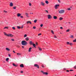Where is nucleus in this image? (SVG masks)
Segmentation results:
<instances>
[{"label": "nucleus", "mask_w": 76, "mask_h": 76, "mask_svg": "<svg viewBox=\"0 0 76 76\" xmlns=\"http://www.w3.org/2000/svg\"><path fill=\"white\" fill-rule=\"evenodd\" d=\"M7 37H13V35L12 34H8Z\"/></svg>", "instance_id": "20e7f679"}, {"label": "nucleus", "mask_w": 76, "mask_h": 76, "mask_svg": "<svg viewBox=\"0 0 76 76\" xmlns=\"http://www.w3.org/2000/svg\"><path fill=\"white\" fill-rule=\"evenodd\" d=\"M27 37V34H25L24 36V38H26Z\"/></svg>", "instance_id": "b1692460"}, {"label": "nucleus", "mask_w": 76, "mask_h": 76, "mask_svg": "<svg viewBox=\"0 0 76 76\" xmlns=\"http://www.w3.org/2000/svg\"><path fill=\"white\" fill-rule=\"evenodd\" d=\"M23 26H22L21 27H20V28H21V29H23Z\"/></svg>", "instance_id": "de8ad7c7"}, {"label": "nucleus", "mask_w": 76, "mask_h": 76, "mask_svg": "<svg viewBox=\"0 0 76 76\" xmlns=\"http://www.w3.org/2000/svg\"><path fill=\"white\" fill-rule=\"evenodd\" d=\"M4 29H9V27H5L4 28Z\"/></svg>", "instance_id": "4be33fe9"}, {"label": "nucleus", "mask_w": 76, "mask_h": 76, "mask_svg": "<svg viewBox=\"0 0 76 76\" xmlns=\"http://www.w3.org/2000/svg\"><path fill=\"white\" fill-rule=\"evenodd\" d=\"M73 42H76V39H75V40H73Z\"/></svg>", "instance_id": "2f4dec72"}, {"label": "nucleus", "mask_w": 76, "mask_h": 76, "mask_svg": "<svg viewBox=\"0 0 76 76\" xmlns=\"http://www.w3.org/2000/svg\"><path fill=\"white\" fill-rule=\"evenodd\" d=\"M6 50L7 51H10V49L8 48H6Z\"/></svg>", "instance_id": "6ab92c4d"}, {"label": "nucleus", "mask_w": 76, "mask_h": 76, "mask_svg": "<svg viewBox=\"0 0 76 76\" xmlns=\"http://www.w3.org/2000/svg\"><path fill=\"white\" fill-rule=\"evenodd\" d=\"M17 54L18 56H20L21 55V53H17Z\"/></svg>", "instance_id": "bb28decb"}, {"label": "nucleus", "mask_w": 76, "mask_h": 76, "mask_svg": "<svg viewBox=\"0 0 76 76\" xmlns=\"http://www.w3.org/2000/svg\"><path fill=\"white\" fill-rule=\"evenodd\" d=\"M41 35V34L40 33V34H38V35L39 36V35Z\"/></svg>", "instance_id": "5fc2aeb1"}, {"label": "nucleus", "mask_w": 76, "mask_h": 76, "mask_svg": "<svg viewBox=\"0 0 76 76\" xmlns=\"http://www.w3.org/2000/svg\"><path fill=\"white\" fill-rule=\"evenodd\" d=\"M29 44L30 45H32L33 44H34V43L32 42V41H30L29 42Z\"/></svg>", "instance_id": "9b49d317"}, {"label": "nucleus", "mask_w": 76, "mask_h": 76, "mask_svg": "<svg viewBox=\"0 0 76 76\" xmlns=\"http://www.w3.org/2000/svg\"><path fill=\"white\" fill-rule=\"evenodd\" d=\"M36 45H38V43L36 42Z\"/></svg>", "instance_id": "bf43d9fd"}, {"label": "nucleus", "mask_w": 76, "mask_h": 76, "mask_svg": "<svg viewBox=\"0 0 76 76\" xmlns=\"http://www.w3.org/2000/svg\"><path fill=\"white\" fill-rule=\"evenodd\" d=\"M27 43L28 42L25 40L21 42V44L23 45H26Z\"/></svg>", "instance_id": "f257e3e1"}, {"label": "nucleus", "mask_w": 76, "mask_h": 76, "mask_svg": "<svg viewBox=\"0 0 76 76\" xmlns=\"http://www.w3.org/2000/svg\"><path fill=\"white\" fill-rule=\"evenodd\" d=\"M13 9H16V6L14 7H13Z\"/></svg>", "instance_id": "c85d7f7f"}, {"label": "nucleus", "mask_w": 76, "mask_h": 76, "mask_svg": "<svg viewBox=\"0 0 76 76\" xmlns=\"http://www.w3.org/2000/svg\"><path fill=\"white\" fill-rule=\"evenodd\" d=\"M25 40L27 41H29V37H26L25 38Z\"/></svg>", "instance_id": "ddd939ff"}, {"label": "nucleus", "mask_w": 76, "mask_h": 76, "mask_svg": "<svg viewBox=\"0 0 76 76\" xmlns=\"http://www.w3.org/2000/svg\"><path fill=\"white\" fill-rule=\"evenodd\" d=\"M41 72L43 73V75H48V73L47 72H44L43 71H41Z\"/></svg>", "instance_id": "7ed1b4c3"}, {"label": "nucleus", "mask_w": 76, "mask_h": 76, "mask_svg": "<svg viewBox=\"0 0 76 76\" xmlns=\"http://www.w3.org/2000/svg\"><path fill=\"white\" fill-rule=\"evenodd\" d=\"M31 5H32L31 4V3H29V6H31Z\"/></svg>", "instance_id": "49530a36"}, {"label": "nucleus", "mask_w": 76, "mask_h": 76, "mask_svg": "<svg viewBox=\"0 0 76 76\" xmlns=\"http://www.w3.org/2000/svg\"><path fill=\"white\" fill-rule=\"evenodd\" d=\"M20 18H23V16H20Z\"/></svg>", "instance_id": "052dcab7"}, {"label": "nucleus", "mask_w": 76, "mask_h": 76, "mask_svg": "<svg viewBox=\"0 0 76 76\" xmlns=\"http://www.w3.org/2000/svg\"><path fill=\"white\" fill-rule=\"evenodd\" d=\"M43 26V24H41L40 25L41 27H42Z\"/></svg>", "instance_id": "37998d69"}, {"label": "nucleus", "mask_w": 76, "mask_h": 76, "mask_svg": "<svg viewBox=\"0 0 76 76\" xmlns=\"http://www.w3.org/2000/svg\"><path fill=\"white\" fill-rule=\"evenodd\" d=\"M69 31H70V30L69 29L67 30L66 31V32H69Z\"/></svg>", "instance_id": "a19ab883"}, {"label": "nucleus", "mask_w": 76, "mask_h": 76, "mask_svg": "<svg viewBox=\"0 0 76 76\" xmlns=\"http://www.w3.org/2000/svg\"><path fill=\"white\" fill-rule=\"evenodd\" d=\"M74 69H76V65H75V66H74Z\"/></svg>", "instance_id": "09e8293b"}, {"label": "nucleus", "mask_w": 76, "mask_h": 76, "mask_svg": "<svg viewBox=\"0 0 76 76\" xmlns=\"http://www.w3.org/2000/svg\"><path fill=\"white\" fill-rule=\"evenodd\" d=\"M12 28L14 30H15V27H12Z\"/></svg>", "instance_id": "4c0bfd02"}, {"label": "nucleus", "mask_w": 76, "mask_h": 76, "mask_svg": "<svg viewBox=\"0 0 76 76\" xmlns=\"http://www.w3.org/2000/svg\"><path fill=\"white\" fill-rule=\"evenodd\" d=\"M21 73H23V72L22 71H21Z\"/></svg>", "instance_id": "603ef678"}, {"label": "nucleus", "mask_w": 76, "mask_h": 76, "mask_svg": "<svg viewBox=\"0 0 76 76\" xmlns=\"http://www.w3.org/2000/svg\"><path fill=\"white\" fill-rule=\"evenodd\" d=\"M38 48L39 51H42V49L41 48H40L39 47Z\"/></svg>", "instance_id": "393cba45"}, {"label": "nucleus", "mask_w": 76, "mask_h": 76, "mask_svg": "<svg viewBox=\"0 0 76 76\" xmlns=\"http://www.w3.org/2000/svg\"><path fill=\"white\" fill-rule=\"evenodd\" d=\"M37 20H36L34 21V23H36V22H37Z\"/></svg>", "instance_id": "473e14b6"}, {"label": "nucleus", "mask_w": 76, "mask_h": 76, "mask_svg": "<svg viewBox=\"0 0 76 76\" xmlns=\"http://www.w3.org/2000/svg\"><path fill=\"white\" fill-rule=\"evenodd\" d=\"M40 4L42 6H45V3H44L42 1L40 2Z\"/></svg>", "instance_id": "39448f33"}, {"label": "nucleus", "mask_w": 76, "mask_h": 76, "mask_svg": "<svg viewBox=\"0 0 76 76\" xmlns=\"http://www.w3.org/2000/svg\"><path fill=\"white\" fill-rule=\"evenodd\" d=\"M13 52L14 53H16V52L14 50L13 51Z\"/></svg>", "instance_id": "680f3d73"}, {"label": "nucleus", "mask_w": 76, "mask_h": 76, "mask_svg": "<svg viewBox=\"0 0 76 76\" xmlns=\"http://www.w3.org/2000/svg\"><path fill=\"white\" fill-rule=\"evenodd\" d=\"M10 6L11 7H12L13 6V3L12 2L10 3Z\"/></svg>", "instance_id": "0eeeda50"}, {"label": "nucleus", "mask_w": 76, "mask_h": 76, "mask_svg": "<svg viewBox=\"0 0 76 76\" xmlns=\"http://www.w3.org/2000/svg\"><path fill=\"white\" fill-rule=\"evenodd\" d=\"M47 16L48 19H51V15H48Z\"/></svg>", "instance_id": "6e6552de"}, {"label": "nucleus", "mask_w": 76, "mask_h": 76, "mask_svg": "<svg viewBox=\"0 0 76 76\" xmlns=\"http://www.w3.org/2000/svg\"><path fill=\"white\" fill-rule=\"evenodd\" d=\"M22 48H24V46H22Z\"/></svg>", "instance_id": "e2e57ef3"}, {"label": "nucleus", "mask_w": 76, "mask_h": 76, "mask_svg": "<svg viewBox=\"0 0 76 76\" xmlns=\"http://www.w3.org/2000/svg\"><path fill=\"white\" fill-rule=\"evenodd\" d=\"M68 10H71V9L70 8H68Z\"/></svg>", "instance_id": "a18cd8bd"}, {"label": "nucleus", "mask_w": 76, "mask_h": 76, "mask_svg": "<svg viewBox=\"0 0 76 76\" xmlns=\"http://www.w3.org/2000/svg\"><path fill=\"white\" fill-rule=\"evenodd\" d=\"M70 72H72V71H73V69H71V70H70Z\"/></svg>", "instance_id": "6e6d98bb"}, {"label": "nucleus", "mask_w": 76, "mask_h": 76, "mask_svg": "<svg viewBox=\"0 0 76 76\" xmlns=\"http://www.w3.org/2000/svg\"><path fill=\"white\" fill-rule=\"evenodd\" d=\"M20 16H21V14L19 13H18L17 14V16H18V17H20Z\"/></svg>", "instance_id": "dca6fc26"}, {"label": "nucleus", "mask_w": 76, "mask_h": 76, "mask_svg": "<svg viewBox=\"0 0 76 76\" xmlns=\"http://www.w3.org/2000/svg\"><path fill=\"white\" fill-rule=\"evenodd\" d=\"M11 41H15V40L14 39H11Z\"/></svg>", "instance_id": "c03bdc74"}, {"label": "nucleus", "mask_w": 76, "mask_h": 76, "mask_svg": "<svg viewBox=\"0 0 76 76\" xmlns=\"http://www.w3.org/2000/svg\"><path fill=\"white\" fill-rule=\"evenodd\" d=\"M17 28H18V29H20V27L19 26H17Z\"/></svg>", "instance_id": "c756f323"}, {"label": "nucleus", "mask_w": 76, "mask_h": 76, "mask_svg": "<svg viewBox=\"0 0 76 76\" xmlns=\"http://www.w3.org/2000/svg\"><path fill=\"white\" fill-rule=\"evenodd\" d=\"M4 13H7V12L6 11V10H4Z\"/></svg>", "instance_id": "79ce46f5"}, {"label": "nucleus", "mask_w": 76, "mask_h": 76, "mask_svg": "<svg viewBox=\"0 0 76 76\" xmlns=\"http://www.w3.org/2000/svg\"><path fill=\"white\" fill-rule=\"evenodd\" d=\"M54 37L55 38H57V36H54Z\"/></svg>", "instance_id": "4d7b16f0"}, {"label": "nucleus", "mask_w": 76, "mask_h": 76, "mask_svg": "<svg viewBox=\"0 0 76 76\" xmlns=\"http://www.w3.org/2000/svg\"><path fill=\"white\" fill-rule=\"evenodd\" d=\"M58 1L59 3H61V1H60V0H58Z\"/></svg>", "instance_id": "ea45409f"}, {"label": "nucleus", "mask_w": 76, "mask_h": 76, "mask_svg": "<svg viewBox=\"0 0 76 76\" xmlns=\"http://www.w3.org/2000/svg\"><path fill=\"white\" fill-rule=\"evenodd\" d=\"M59 6V5L58 4H57V5H56L55 6V7H58Z\"/></svg>", "instance_id": "5701e85b"}, {"label": "nucleus", "mask_w": 76, "mask_h": 76, "mask_svg": "<svg viewBox=\"0 0 76 76\" xmlns=\"http://www.w3.org/2000/svg\"><path fill=\"white\" fill-rule=\"evenodd\" d=\"M31 50H32V48L31 47L29 48L28 50V52H31Z\"/></svg>", "instance_id": "2eb2a0df"}, {"label": "nucleus", "mask_w": 76, "mask_h": 76, "mask_svg": "<svg viewBox=\"0 0 76 76\" xmlns=\"http://www.w3.org/2000/svg\"><path fill=\"white\" fill-rule=\"evenodd\" d=\"M33 29H36V27L35 26H34L33 27Z\"/></svg>", "instance_id": "c9c22d12"}, {"label": "nucleus", "mask_w": 76, "mask_h": 76, "mask_svg": "<svg viewBox=\"0 0 76 76\" xmlns=\"http://www.w3.org/2000/svg\"><path fill=\"white\" fill-rule=\"evenodd\" d=\"M4 35H6V36H7V37L8 34H7V33H6L5 32H4Z\"/></svg>", "instance_id": "a211bd4d"}, {"label": "nucleus", "mask_w": 76, "mask_h": 76, "mask_svg": "<svg viewBox=\"0 0 76 76\" xmlns=\"http://www.w3.org/2000/svg\"><path fill=\"white\" fill-rule=\"evenodd\" d=\"M69 38H72V39H73V38H74V36H73V35H70V36L69 37Z\"/></svg>", "instance_id": "9d476101"}, {"label": "nucleus", "mask_w": 76, "mask_h": 76, "mask_svg": "<svg viewBox=\"0 0 76 76\" xmlns=\"http://www.w3.org/2000/svg\"><path fill=\"white\" fill-rule=\"evenodd\" d=\"M64 70H66V69L65 68H64Z\"/></svg>", "instance_id": "69168bd1"}, {"label": "nucleus", "mask_w": 76, "mask_h": 76, "mask_svg": "<svg viewBox=\"0 0 76 76\" xmlns=\"http://www.w3.org/2000/svg\"><path fill=\"white\" fill-rule=\"evenodd\" d=\"M33 46L34 47H36V45H35V44H33Z\"/></svg>", "instance_id": "cd10ccee"}, {"label": "nucleus", "mask_w": 76, "mask_h": 76, "mask_svg": "<svg viewBox=\"0 0 76 76\" xmlns=\"http://www.w3.org/2000/svg\"><path fill=\"white\" fill-rule=\"evenodd\" d=\"M59 13H60L61 14L62 13H64L65 11L64 10H59Z\"/></svg>", "instance_id": "f03ea898"}, {"label": "nucleus", "mask_w": 76, "mask_h": 76, "mask_svg": "<svg viewBox=\"0 0 76 76\" xmlns=\"http://www.w3.org/2000/svg\"><path fill=\"white\" fill-rule=\"evenodd\" d=\"M66 44L67 45H69V44H70V42H66Z\"/></svg>", "instance_id": "72a5a7b5"}, {"label": "nucleus", "mask_w": 76, "mask_h": 76, "mask_svg": "<svg viewBox=\"0 0 76 76\" xmlns=\"http://www.w3.org/2000/svg\"><path fill=\"white\" fill-rule=\"evenodd\" d=\"M51 32L52 34H54V31H53V30H51Z\"/></svg>", "instance_id": "7c9ffc66"}, {"label": "nucleus", "mask_w": 76, "mask_h": 76, "mask_svg": "<svg viewBox=\"0 0 76 76\" xmlns=\"http://www.w3.org/2000/svg\"><path fill=\"white\" fill-rule=\"evenodd\" d=\"M63 19V18H62V17H60L59 18V20H62V19Z\"/></svg>", "instance_id": "aec40b11"}, {"label": "nucleus", "mask_w": 76, "mask_h": 76, "mask_svg": "<svg viewBox=\"0 0 76 76\" xmlns=\"http://www.w3.org/2000/svg\"><path fill=\"white\" fill-rule=\"evenodd\" d=\"M17 47H18V48H19V47H20V46H19V45H17Z\"/></svg>", "instance_id": "864d4df0"}, {"label": "nucleus", "mask_w": 76, "mask_h": 76, "mask_svg": "<svg viewBox=\"0 0 76 76\" xmlns=\"http://www.w3.org/2000/svg\"><path fill=\"white\" fill-rule=\"evenodd\" d=\"M9 60V58H7L6 59V61H8Z\"/></svg>", "instance_id": "f704fd0d"}, {"label": "nucleus", "mask_w": 76, "mask_h": 76, "mask_svg": "<svg viewBox=\"0 0 76 76\" xmlns=\"http://www.w3.org/2000/svg\"><path fill=\"white\" fill-rule=\"evenodd\" d=\"M29 23L30 24H32V23L30 21H28L27 22V24H28V23Z\"/></svg>", "instance_id": "f3484780"}, {"label": "nucleus", "mask_w": 76, "mask_h": 76, "mask_svg": "<svg viewBox=\"0 0 76 76\" xmlns=\"http://www.w3.org/2000/svg\"><path fill=\"white\" fill-rule=\"evenodd\" d=\"M75 76H76V75H75Z\"/></svg>", "instance_id": "774afa93"}, {"label": "nucleus", "mask_w": 76, "mask_h": 76, "mask_svg": "<svg viewBox=\"0 0 76 76\" xmlns=\"http://www.w3.org/2000/svg\"><path fill=\"white\" fill-rule=\"evenodd\" d=\"M20 66L21 67H24V66H23V64H21L20 65Z\"/></svg>", "instance_id": "4468645a"}, {"label": "nucleus", "mask_w": 76, "mask_h": 76, "mask_svg": "<svg viewBox=\"0 0 76 76\" xmlns=\"http://www.w3.org/2000/svg\"><path fill=\"white\" fill-rule=\"evenodd\" d=\"M34 67H37L38 69H39V65H38V64H34Z\"/></svg>", "instance_id": "423d86ee"}, {"label": "nucleus", "mask_w": 76, "mask_h": 76, "mask_svg": "<svg viewBox=\"0 0 76 76\" xmlns=\"http://www.w3.org/2000/svg\"><path fill=\"white\" fill-rule=\"evenodd\" d=\"M12 65H13L14 66H15V67H17V66H18V65H15V64H13Z\"/></svg>", "instance_id": "412c9836"}, {"label": "nucleus", "mask_w": 76, "mask_h": 76, "mask_svg": "<svg viewBox=\"0 0 76 76\" xmlns=\"http://www.w3.org/2000/svg\"><path fill=\"white\" fill-rule=\"evenodd\" d=\"M45 2L46 3V4H48L49 3L48 1H45Z\"/></svg>", "instance_id": "a878e982"}, {"label": "nucleus", "mask_w": 76, "mask_h": 76, "mask_svg": "<svg viewBox=\"0 0 76 76\" xmlns=\"http://www.w3.org/2000/svg\"><path fill=\"white\" fill-rule=\"evenodd\" d=\"M25 15H26V16L28 18H29V16L28 15V13H25Z\"/></svg>", "instance_id": "1a4fd4ad"}, {"label": "nucleus", "mask_w": 76, "mask_h": 76, "mask_svg": "<svg viewBox=\"0 0 76 76\" xmlns=\"http://www.w3.org/2000/svg\"><path fill=\"white\" fill-rule=\"evenodd\" d=\"M45 12H47V13H48V11L47 10H45Z\"/></svg>", "instance_id": "58836bf2"}, {"label": "nucleus", "mask_w": 76, "mask_h": 76, "mask_svg": "<svg viewBox=\"0 0 76 76\" xmlns=\"http://www.w3.org/2000/svg\"><path fill=\"white\" fill-rule=\"evenodd\" d=\"M42 67L43 68L45 67V66H44L43 65L42 66Z\"/></svg>", "instance_id": "3c124183"}, {"label": "nucleus", "mask_w": 76, "mask_h": 76, "mask_svg": "<svg viewBox=\"0 0 76 76\" xmlns=\"http://www.w3.org/2000/svg\"><path fill=\"white\" fill-rule=\"evenodd\" d=\"M8 56H9V57H11V56L10 55V54H8Z\"/></svg>", "instance_id": "8fccbe9b"}, {"label": "nucleus", "mask_w": 76, "mask_h": 76, "mask_svg": "<svg viewBox=\"0 0 76 76\" xmlns=\"http://www.w3.org/2000/svg\"><path fill=\"white\" fill-rule=\"evenodd\" d=\"M60 29H63V27H60Z\"/></svg>", "instance_id": "13d9d810"}, {"label": "nucleus", "mask_w": 76, "mask_h": 76, "mask_svg": "<svg viewBox=\"0 0 76 76\" xmlns=\"http://www.w3.org/2000/svg\"><path fill=\"white\" fill-rule=\"evenodd\" d=\"M69 23H70V22H69Z\"/></svg>", "instance_id": "338daca9"}, {"label": "nucleus", "mask_w": 76, "mask_h": 76, "mask_svg": "<svg viewBox=\"0 0 76 76\" xmlns=\"http://www.w3.org/2000/svg\"><path fill=\"white\" fill-rule=\"evenodd\" d=\"M69 45H73V43H69Z\"/></svg>", "instance_id": "e433bc0d"}, {"label": "nucleus", "mask_w": 76, "mask_h": 76, "mask_svg": "<svg viewBox=\"0 0 76 76\" xmlns=\"http://www.w3.org/2000/svg\"><path fill=\"white\" fill-rule=\"evenodd\" d=\"M53 18L54 19H57V17L56 16H54Z\"/></svg>", "instance_id": "f8f14e48"}, {"label": "nucleus", "mask_w": 76, "mask_h": 76, "mask_svg": "<svg viewBox=\"0 0 76 76\" xmlns=\"http://www.w3.org/2000/svg\"><path fill=\"white\" fill-rule=\"evenodd\" d=\"M66 72H69V71L67 70H66Z\"/></svg>", "instance_id": "0e129e2a"}]
</instances>
